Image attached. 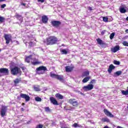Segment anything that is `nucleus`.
<instances>
[{
  "instance_id": "8fccbe9b",
  "label": "nucleus",
  "mask_w": 128,
  "mask_h": 128,
  "mask_svg": "<svg viewBox=\"0 0 128 128\" xmlns=\"http://www.w3.org/2000/svg\"><path fill=\"white\" fill-rule=\"evenodd\" d=\"M104 128H108V126H104Z\"/></svg>"
},
{
  "instance_id": "7ed1b4c3",
  "label": "nucleus",
  "mask_w": 128,
  "mask_h": 128,
  "mask_svg": "<svg viewBox=\"0 0 128 128\" xmlns=\"http://www.w3.org/2000/svg\"><path fill=\"white\" fill-rule=\"evenodd\" d=\"M11 74L13 76H16V74H21L22 70H20V68L15 66L14 68H10Z\"/></svg>"
},
{
  "instance_id": "4d7b16f0",
  "label": "nucleus",
  "mask_w": 128,
  "mask_h": 128,
  "mask_svg": "<svg viewBox=\"0 0 128 128\" xmlns=\"http://www.w3.org/2000/svg\"><path fill=\"white\" fill-rule=\"evenodd\" d=\"M44 42H45V41H44Z\"/></svg>"
},
{
  "instance_id": "5fc2aeb1",
  "label": "nucleus",
  "mask_w": 128,
  "mask_h": 128,
  "mask_svg": "<svg viewBox=\"0 0 128 128\" xmlns=\"http://www.w3.org/2000/svg\"><path fill=\"white\" fill-rule=\"evenodd\" d=\"M32 44V42H30V44Z\"/></svg>"
},
{
  "instance_id": "ea45409f",
  "label": "nucleus",
  "mask_w": 128,
  "mask_h": 128,
  "mask_svg": "<svg viewBox=\"0 0 128 128\" xmlns=\"http://www.w3.org/2000/svg\"><path fill=\"white\" fill-rule=\"evenodd\" d=\"M6 6V4H3L1 5L0 8H4Z\"/></svg>"
},
{
  "instance_id": "37998d69",
  "label": "nucleus",
  "mask_w": 128,
  "mask_h": 128,
  "mask_svg": "<svg viewBox=\"0 0 128 128\" xmlns=\"http://www.w3.org/2000/svg\"><path fill=\"white\" fill-rule=\"evenodd\" d=\"M38 2H44V0H38Z\"/></svg>"
},
{
  "instance_id": "f257e3e1",
  "label": "nucleus",
  "mask_w": 128,
  "mask_h": 128,
  "mask_svg": "<svg viewBox=\"0 0 128 128\" xmlns=\"http://www.w3.org/2000/svg\"><path fill=\"white\" fill-rule=\"evenodd\" d=\"M57 42L58 38H56L54 36H50L46 38V44L47 46H48V44L52 45L56 44Z\"/></svg>"
},
{
  "instance_id": "423d86ee",
  "label": "nucleus",
  "mask_w": 128,
  "mask_h": 128,
  "mask_svg": "<svg viewBox=\"0 0 128 128\" xmlns=\"http://www.w3.org/2000/svg\"><path fill=\"white\" fill-rule=\"evenodd\" d=\"M51 24L54 28H58L62 24V22L58 20H52L51 22Z\"/></svg>"
},
{
  "instance_id": "dca6fc26",
  "label": "nucleus",
  "mask_w": 128,
  "mask_h": 128,
  "mask_svg": "<svg viewBox=\"0 0 128 128\" xmlns=\"http://www.w3.org/2000/svg\"><path fill=\"white\" fill-rule=\"evenodd\" d=\"M90 76V72L85 71L82 74V78H85V76Z\"/></svg>"
},
{
  "instance_id": "c756f323",
  "label": "nucleus",
  "mask_w": 128,
  "mask_h": 128,
  "mask_svg": "<svg viewBox=\"0 0 128 128\" xmlns=\"http://www.w3.org/2000/svg\"><path fill=\"white\" fill-rule=\"evenodd\" d=\"M72 126H74V128H80V125L78 124V123H74L72 125Z\"/></svg>"
},
{
  "instance_id": "5701e85b",
  "label": "nucleus",
  "mask_w": 128,
  "mask_h": 128,
  "mask_svg": "<svg viewBox=\"0 0 128 128\" xmlns=\"http://www.w3.org/2000/svg\"><path fill=\"white\" fill-rule=\"evenodd\" d=\"M22 80L20 78H17L14 80V86H16L18 84H19Z\"/></svg>"
},
{
  "instance_id": "393cba45",
  "label": "nucleus",
  "mask_w": 128,
  "mask_h": 128,
  "mask_svg": "<svg viewBox=\"0 0 128 128\" xmlns=\"http://www.w3.org/2000/svg\"><path fill=\"white\" fill-rule=\"evenodd\" d=\"M62 78V76L57 75V76H56V78L57 80H60V82L64 80V78Z\"/></svg>"
},
{
  "instance_id": "cd10ccee",
  "label": "nucleus",
  "mask_w": 128,
  "mask_h": 128,
  "mask_svg": "<svg viewBox=\"0 0 128 128\" xmlns=\"http://www.w3.org/2000/svg\"><path fill=\"white\" fill-rule=\"evenodd\" d=\"M58 74H54V73L53 72H50V76H51V78H56Z\"/></svg>"
},
{
  "instance_id": "a211bd4d",
  "label": "nucleus",
  "mask_w": 128,
  "mask_h": 128,
  "mask_svg": "<svg viewBox=\"0 0 128 128\" xmlns=\"http://www.w3.org/2000/svg\"><path fill=\"white\" fill-rule=\"evenodd\" d=\"M122 73V72L121 70L117 71L116 72L114 73V76H120Z\"/></svg>"
},
{
  "instance_id": "9d476101",
  "label": "nucleus",
  "mask_w": 128,
  "mask_h": 128,
  "mask_svg": "<svg viewBox=\"0 0 128 128\" xmlns=\"http://www.w3.org/2000/svg\"><path fill=\"white\" fill-rule=\"evenodd\" d=\"M7 107L3 106L1 110V116L2 118H4L6 116V112Z\"/></svg>"
},
{
  "instance_id": "c9c22d12",
  "label": "nucleus",
  "mask_w": 128,
  "mask_h": 128,
  "mask_svg": "<svg viewBox=\"0 0 128 128\" xmlns=\"http://www.w3.org/2000/svg\"><path fill=\"white\" fill-rule=\"evenodd\" d=\"M103 20L105 22H108V18L107 17H103Z\"/></svg>"
},
{
  "instance_id": "6e6552de",
  "label": "nucleus",
  "mask_w": 128,
  "mask_h": 128,
  "mask_svg": "<svg viewBox=\"0 0 128 128\" xmlns=\"http://www.w3.org/2000/svg\"><path fill=\"white\" fill-rule=\"evenodd\" d=\"M20 97L22 98H24L26 102H29V100H30V97L29 96L22 93L20 94Z\"/></svg>"
},
{
  "instance_id": "f3484780",
  "label": "nucleus",
  "mask_w": 128,
  "mask_h": 128,
  "mask_svg": "<svg viewBox=\"0 0 128 128\" xmlns=\"http://www.w3.org/2000/svg\"><path fill=\"white\" fill-rule=\"evenodd\" d=\"M118 50H120V46H116L114 47V48L112 50V52H116Z\"/></svg>"
},
{
  "instance_id": "4c0bfd02",
  "label": "nucleus",
  "mask_w": 128,
  "mask_h": 128,
  "mask_svg": "<svg viewBox=\"0 0 128 128\" xmlns=\"http://www.w3.org/2000/svg\"><path fill=\"white\" fill-rule=\"evenodd\" d=\"M4 20V18L0 16V22H3Z\"/></svg>"
},
{
  "instance_id": "09e8293b",
  "label": "nucleus",
  "mask_w": 128,
  "mask_h": 128,
  "mask_svg": "<svg viewBox=\"0 0 128 128\" xmlns=\"http://www.w3.org/2000/svg\"><path fill=\"white\" fill-rule=\"evenodd\" d=\"M21 110H22V112H24V108H21Z\"/></svg>"
},
{
  "instance_id": "2f4dec72",
  "label": "nucleus",
  "mask_w": 128,
  "mask_h": 128,
  "mask_svg": "<svg viewBox=\"0 0 128 128\" xmlns=\"http://www.w3.org/2000/svg\"><path fill=\"white\" fill-rule=\"evenodd\" d=\"M45 112H50V107H46Z\"/></svg>"
},
{
  "instance_id": "a19ab883",
  "label": "nucleus",
  "mask_w": 128,
  "mask_h": 128,
  "mask_svg": "<svg viewBox=\"0 0 128 128\" xmlns=\"http://www.w3.org/2000/svg\"><path fill=\"white\" fill-rule=\"evenodd\" d=\"M106 30H104L101 32L102 36H104V34H106Z\"/></svg>"
},
{
  "instance_id": "49530a36",
  "label": "nucleus",
  "mask_w": 128,
  "mask_h": 128,
  "mask_svg": "<svg viewBox=\"0 0 128 128\" xmlns=\"http://www.w3.org/2000/svg\"><path fill=\"white\" fill-rule=\"evenodd\" d=\"M89 10H92V7H90Z\"/></svg>"
},
{
  "instance_id": "c85d7f7f",
  "label": "nucleus",
  "mask_w": 128,
  "mask_h": 128,
  "mask_svg": "<svg viewBox=\"0 0 128 128\" xmlns=\"http://www.w3.org/2000/svg\"><path fill=\"white\" fill-rule=\"evenodd\" d=\"M122 94L124 96H128V90H122Z\"/></svg>"
},
{
  "instance_id": "a878e982",
  "label": "nucleus",
  "mask_w": 128,
  "mask_h": 128,
  "mask_svg": "<svg viewBox=\"0 0 128 128\" xmlns=\"http://www.w3.org/2000/svg\"><path fill=\"white\" fill-rule=\"evenodd\" d=\"M34 89L36 92H40V86H34Z\"/></svg>"
},
{
  "instance_id": "b1692460",
  "label": "nucleus",
  "mask_w": 128,
  "mask_h": 128,
  "mask_svg": "<svg viewBox=\"0 0 128 128\" xmlns=\"http://www.w3.org/2000/svg\"><path fill=\"white\" fill-rule=\"evenodd\" d=\"M56 98H58L60 100H62L64 98V96L60 94H56Z\"/></svg>"
},
{
  "instance_id": "1a4fd4ad",
  "label": "nucleus",
  "mask_w": 128,
  "mask_h": 128,
  "mask_svg": "<svg viewBox=\"0 0 128 128\" xmlns=\"http://www.w3.org/2000/svg\"><path fill=\"white\" fill-rule=\"evenodd\" d=\"M0 74H3L4 76H8V69L6 68H0Z\"/></svg>"
},
{
  "instance_id": "39448f33",
  "label": "nucleus",
  "mask_w": 128,
  "mask_h": 128,
  "mask_svg": "<svg viewBox=\"0 0 128 128\" xmlns=\"http://www.w3.org/2000/svg\"><path fill=\"white\" fill-rule=\"evenodd\" d=\"M68 102L70 104H72L73 106L76 108L78 106V102L74 98H70L68 100Z\"/></svg>"
},
{
  "instance_id": "864d4df0",
  "label": "nucleus",
  "mask_w": 128,
  "mask_h": 128,
  "mask_svg": "<svg viewBox=\"0 0 128 128\" xmlns=\"http://www.w3.org/2000/svg\"><path fill=\"white\" fill-rule=\"evenodd\" d=\"M126 20H128V16L126 18Z\"/></svg>"
},
{
  "instance_id": "a18cd8bd",
  "label": "nucleus",
  "mask_w": 128,
  "mask_h": 128,
  "mask_svg": "<svg viewBox=\"0 0 128 128\" xmlns=\"http://www.w3.org/2000/svg\"><path fill=\"white\" fill-rule=\"evenodd\" d=\"M26 4L25 3H22L21 6H26Z\"/></svg>"
},
{
  "instance_id": "473e14b6",
  "label": "nucleus",
  "mask_w": 128,
  "mask_h": 128,
  "mask_svg": "<svg viewBox=\"0 0 128 128\" xmlns=\"http://www.w3.org/2000/svg\"><path fill=\"white\" fill-rule=\"evenodd\" d=\"M114 34H115V33L114 32H112L110 34V38L111 39V40H112V38H114Z\"/></svg>"
},
{
  "instance_id": "4468645a",
  "label": "nucleus",
  "mask_w": 128,
  "mask_h": 128,
  "mask_svg": "<svg viewBox=\"0 0 128 128\" xmlns=\"http://www.w3.org/2000/svg\"><path fill=\"white\" fill-rule=\"evenodd\" d=\"M50 100L53 104H54L55 106H58V101L54 98V97H50Z\"/></svg>"
},
{
  "instance_id": "f03ea898",
  "label": "nucleus",
  "mask_w": 128,
  "mask_h": 128,
  "mask_svg": "<svg viewBox=\"0 0 128 128\" xmlns=\"http://www.w3.org/2000/svg\"><path fill=\"white\" fill-rule=\"evenodd\" d=\"M46 71H48V68L44 66H40L36 68V72L38 74H44Z\"/></svg>"
},
{
  "instance_id": "bb28decb",
  "label": "nucleus",
  "mask_w": 128,
  "mask_h": 128,
  "mask_svg": "<svg viewBox=\"0 0 128 128\" xmlns=\"http://www.w3.org/2000/svg\"><path fill=\"white\" fill-rule=\"evenodd\" d=\"M120 11L121 14H125V12H126V10L124 8H121L120 9Z\"/></svg>"
},
{
  "instance_id": "0eeeda50",
  "label": "nucleus",
  "mask_w": 128,
  "mask_h": 128,
  "mask_svg": "<svg viewBox=\"0 0 128 128\" xmlns=\"http://www.w3.org/2000/svg\"><path fill=\"white\" fill-rule=\"evenodd\" d=\"M92 88H94V85L92 84H89L88 86H84L83 87V90H84L85 92H88V90H92Z\"/></svg>"
},
{
  "instance_id": "9b49d317",
  "label": "nucleus",
  "mask_w": 128,
  "mask_h": 128,
  "mask_svg": "<svg viewBox=\"0 0 128 128\" xmlns=\"http://www.w3.org/2000/svg\"><path fill=\"white\" fill-rule=\"evenodd\" d=\"M4 38L6 40V44H8L12 40V36L8 34H5Z\"/></svg>"
},
{
  "instance_id": "7c9ffc66",
  "label": "nucleus",
  "mask_w": 128,
  "mask_h": 128,
  "mask_svg": "<svg viewBox=\"0 0 128 128\" xmlns=\"http://www.w3.org/2000/svg\"><path fill=\"white\" fill-rule=\"evenodd\" d=\"M97 42L98 44H102V40H100V38H98L97 39Z\"/></svg>"
},
{
  "instance_id": "20e7f679",
  "label": "nucleus",
  "mask_w": 128,
  "mask_h": 128,
  "mask_svg": "<svg viewBox=\"0 0 128 128\" xmlns=\"http://www.w3.org/2000/svg\"><path fill=\"white\" fill-rule=\"evenodd\" d=\"M30 61L34 66H36V64H40V62L38 61L32 62V55H30V56L26 57L25 60V62H28V64H30Z\"/></svg>"
},
{
  "instance_id": "f704fd0d",
  "label": "nucleus",
  "mask_w": 128,
  "mask_h": 128,
  "mask_svg": "<svg viewBox=\"0 0 128 128\" xmlns=\"http://www.w3.org/2000/svg\"><path fill=\"white\" fill-rule=\"evenodd\" d=\"M102 122H110V119L108 118H104L102 119Z\"/></svg>"
},
{
  "instance_id": "c03bdc74",
  "label": "nucleus",
  "mask_w": 128,
  "mask_h": 128,
  "mask_svg": "<svg viewBox=\"0 0 128 128\" xmlns=\"http://www.w3.org/2000/svg\"><path fill=\"white\" fill-rule=\"evenodd\" d=\"M94 82H96V80H92L90 81V84H94Z\"/></svg>"
},
{
  "instance_id": "72a5a7b5",
  "label": "nucleus",
  "mask_w": 128,
  "mask_h": 128,
  "mask_svg": "<svg viewBox=\"0 0 128 128\" xmlns=\"http://www.w3.org/2000/svg\"><path fill=\"white\" fill-rule=\"evenodd\" d=\"M35 100H36V102H42V98L40 97H36L35 98Z\"/></svg>"
},
{
  "instance_id": "79ce46f5",
  "label": "nucleus",
  "mask_w": 128,
  "mask_h": 128,
  "mask_svg": "<svg viewBox=\"0 0 128 128\" xmlns=\"http://www.w3.org/2000/svg\"><path fill=\"white\" fill-rule=\"evenodd\" d=\"M61 128H68V126L64 124V125L61 126Z\"/></svg>"
},
{
  "instance_id": "4be33fe9",
  "label": "nucleus",
  "mask_w": 128,
  "mask_h": 128,
  "mask_svg": "<svg viewBox=\"0 0 128 128\" xmlns=\"http://www.w3.org/2000/svg\"><path fill=\"white\" fill-rule=\"evenodd\" d=\"M90 77L87 76V77L84 78L82 82L84 84L86 83V82H88V80H90Z\"/></svg>"
},
{
  "instance_id": "ddd939ff",
  "label": "nucleus",
  "mask_w": 128,
  "mask_h": 128,
  "mask_svg": "<svg viewBox=\"0 0 128 128\" xmlns=\"http://www.w3.org/2000/svg\"><path fill=\"white\" fill-rule=\"evenodd\" d=\"M48 21V16L44 15L42 16V22L43 24H47Z\"/></svg>"
},
{
  "instance_id": "6ab92c4d",
  "label": "nucleus",
  "mask_w": 128,
  "mask_h": 128,
  "mask_svg": "<svg viewBox=\"0 0 128 128\" xmlns=\"http://www.w3.org/2000/svg\"><path fill=\"white\" fill-rule=\"evenodd\" d=\"M16 16L18 20H20V22H22V16L18 14H16Z\"/></svg>"
},
{
  "instance_id": "412c9836",
  "label": "nucleus",
  "mask_w": 128,
  "mask_h": 128,
  "mask_svg": "<svg viewBox=\"0 0 128 128\" xmlns=\"http://www.w3.org/2000/svg\"><path fill=\"white\" fill-rule=\"evenodd\" d=\"M60 52L62 53V54H68V51L66 49H60Z\"/></svg>"
},
{
  "instance_id": "3c124183",
  "label": "nucleus",
  "mask_w": 128,
  "mask_h": 128,
  "mask_svg": "<svg viewBox=\"0 0 128 128\" xmlns=\"http://www.w3.org/2000/svg\"><path fill=\"white\" fill-rule=\"evenodd\" d=\"M79 94H83L82 92H79Z\"/></svg>"
},
{
  "instance_id": "603ef678",
  "label": "nucleus",
  "mask_w": 128,
  "mask_h": 128,
  "mask_svg": "<svg viewBox=\"0 0 128 128\" xmlns=\"http://www.w3.org/2000/svg\"><path fill=\"white\" fill-rule=\"evenodd\" d=\"M5 0H0V2H5Z\"/></svg>"
},
{
  "instance_id": "e433bc0d",
  "label": "nucleus",
  "mask_w": 128,
  "mask_h": 128,
  "mask_svg": "<svg viewBox=\"0 0 128 128\" xmlns=\"http://www.w3.org/2000/svg\"><path fill=\"white\" fill-rule=\"evenodd\" d=\"M114 64H116L117 66H120V62L119 61L114 60Z\"/></svg>"
},
{
  "instance_id": "aec40b11",
  "label": "nucleus",
  "mask_w": 128,
  "mask_h": 128,
  "mask_svg": "<svg viewBox=\"0 0 128 128\" xmlns=\"http://www.w3.org/2000/svg\"><path fill=\"white\" fill-rule=\"evenodd\" d=\"M66 70L67 72H70L72 70V67L66 66Z\"/></svg>"
},
{
  "instance_id": "de8ad7c7",
  "label": "nucleus",
  "mask_w": 128,
  "mask_h": 128,
  "mask_svg": "<svg viewBox=\"0 0 128 128\" xmlns=\"http://www.w3.org/2000/svg\"><path fill=\"white\" fill-rule=\"evenodd\" d=\"M125 32H126V34H128V29H126V30H125Z\"/></svg>"
},
{
  "instance_id": "58836bf2",
  "label": "nucleus",
  "mask_w": 128,
  "mask_h": 128,
  "mask_svg": "<svg viewBox=\"0 0 128 128\" xmlns=\"http://www.w3.org/2000/svg\"><path fill=\"white\" fill-rule=\"evenodd\" d=\"M122 44L125 46H128V42H127L124 41Z\"/></svg>"
},
{
  "instance_id": "2eb2a0df",
  "label": "nucleus",
  "mask_w": 128,
  "mask_h": 128,
  "mask_svg": "<svg viewBox=\"0 0 128 128\" xmlns=\"http://www.w3.org/2000/svg\"><path fill=\"white\" fill-rule=\"evenodd\" d=\"M114 68L115 67L114 66V64H110L108 69V72L112 74V70H114Z\"/></svg>"
},
{
  "instance_id": "f8f14e48",
  "label": "nucleus",
  "mask_w": 128,
  "mask_h": 128,
  "mask_svg": "<svg viewBox=\"0 0 128 128\" xmlns=\"http://www.w3.org/2000/svg\"><path fill=\"white\" fill-rule=\"evenodd\" d=\"M104 112L107 116H109L110 118H114V115L110 113L107 109H104Z\"/></svg>"
},
{
  "instance_id": "6e6d98bb",
  "label": "nucleus",
  "mask_w": 128,
  "mask_h": 128,
  "mask_svg": "<svg viewBox=\"0 0 128 128\" xmlns=\"http://www.w3.org/2000/svg\"><path fill=\"white\" fill-rule=\"evenodd\" d=\"M0 52H1V50H0Z\"/></svg>"
}]
</instances>
